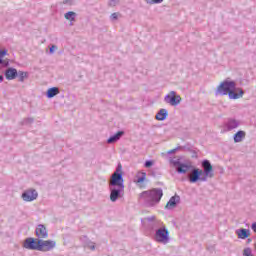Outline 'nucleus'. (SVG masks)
I'll list each match as a JSON object with an SVG mask.
<instances>
[{"instance_id": "f257e3e1", "label": "nucleus", "mask_w": 256, "mask_h": 256, "mask_svg": "<svg viewBox=\"0 0 256 256\" xmlns=\"http://www.w3.org/2000/svg\"><path fill=\"white\" fill-rule=\"evenodd\" d=\"M125 180L123 179V166L118 164L109 181L110 201L115 203L125 193Z\"/></svg>"}, {"instance_id": "f03ea898", "label": "nucleus", "mask_w": 256, "mask_h": 256, "mask_svg": "<svg viewBox=\"0 0 256 256\" xmlns=\"http://www.w3.org/2000/svg\"><path fill=\"white\" fill-rule=\"evenodd\" d=\"M162 197L163 189L161 188H154L151 190L143 191L140 194V199H143L148 207H155V205L161 201Z\"/></svg>"}, {"instance_id": "7ed1b4c3", "label": "nucleus", "mask_w": 256, "mask_h": 256, "mask_svg": "<svg viewBox=\"0 0 256 256\" xmlns=\"http://www.w3.org/2000/svg\"><path fill=\"white\" fill-rule=\"evenodd\" d=\"M232 89H237V83H235V81L225 80L222 83H220V85L217 87L215 91V95L216 97L218 95H221V96L229 95Z\"/></svg>"}, {"instance_id": "20e7f679", "label": "nucleus", "mask_w": 256, "mask_h": 256, "mask_svg": "<svg viewBox=\"0 0 256 256\" xmlns=\"http://www.w3.org/2000/svg\"><path fill=\"white\" fill-rule=\"evenodd\" d=\"M154 241L156 243H162V245H167L169 243V229L166 226L158 228L154 234Z\"/></svg>"}, {"instance_id": "39448f33", "label": "nucleus", "mask_w": 256, "mask_h": 256, "mask_svg": "<svg viewBox=\"0 0 256 256\" xmlns=\"http://www.w3.org/2000/svg\"><path fill=\"white\" fill-rule=\"evenodd\" d=\"M170 164L175 167L176 171L179 175H185L189 169H191V165L182 163L181 158L178 159H170Z\"/></svg>"}, {"instance_id": "423d86ee", "label": "nucleus", "mask_w": 256, "mask_h": 256, "mask_svg": "<svg viewBox=\"0 0 256 256\" xmlns=\"http://www.w3.org/2000/svg\"><path fill=\"white\" fill-rule=\"evenodd\" d=\"M202 167V174L206 177V179H213L215 177V172L213 170V165L211 164V161L208 159H204L201 162Z\"/></svg>"}, {"instance_id": "0eeeda50", "label": "nucleus", "mask_w": 256, "mask_h": 256, "mask_svg": "<svg viewBox=\"0 0 256 256\" xmlns=\"http://www.w3.org/2000/svg\"><path fill=\"white\" fill-rule=\"evenodd\" d=\"M40 241L41 239L39 238H26L24 240L23 247L24 249H28L29 251H39Z\"/></svg>"}, {"instance_id": "6e6552de", "label": "nucleus", "mask_w": 256, "mask_h": 256, "mask_svg": "<svg viewBox=\"0 0 256 256\" xmlns=\"http://www.w3.org/2000/svg\"><path fill=\"white\" fill-rule=\"evenodd\" d=\"M164 101L172 105V107H177L181 103V96L177 95V92L171 91L165 96Z\"/></svg>"}, {"instance_id": "1a4fd4ad", "label": "nucleus", "mask_w": 256, "mask_h": 256, "mask_svg": "<svg viewBox=\"0 0 256 256\" xmlns=\"http://www.w3.org/2000/svg\"><path fill=\"white\" fill-rule=\"evenodd\" d=\"M203 170L199 169V168H193L192 169V176L188 178V181L190 183H197V181H202V182H206L207 179L206 177L203 175Z\"/></svg>"}, {"instance_id": "9d476101", "label": "nucleus", "mask_w": 256, "mask_h": 256, "mask_svg": "<svg viewBox=\"0 0 256 256\" xmlns=\"http://www.w3.org/2000/svg\"><path fill=\"white\" fill-rule=\"evenodd\" d=\"M57 247V242L55 240H43L40 239L39 251L47 253V251H53Z\"/></svg>"}, {"instance_id": "9b49d317", "label": "nucleus", "mask_w": 256, "mask_h": 256, "mask_svg": "<svg viewBox=\"0 0 256 256\" xmlns=\"http://www.w3.org/2000/svg\"><path fill=\"white\" fill-rule=\"evenodd\" d=\"M22 199L23 201H26L27 203L31 201H35L39 197V193L35 189H29L22 193Z\"/></svg>"}, {"instance_id": "f8f14e48", "label": "nucleus", "mask_w": 256, "mask_h": 256, "mask_svg": "<svg viewBox=\"0 0 256 256\" xmlns=\"http://www.w3.org/2000/svg\"><path fill=\"white\" fill-rule=\"evenodd\" d=\"M7 55V50L0 49V66L1 67H8L9 66V58H5V56ZM3 81H5V77H3V75H0V83H3Z\"/></svg>"}, {"instance_id": "ddd939ff", "label": "nucleus", "mask_w": 256, "mask_h": 256, "mask_svg": "<svg viewBox=\"0 0 256 256\" xmlns=\"http://www.w3.org/2000/svg\"><path fill=\"white\" fill-rule=\"evenodd\" d=\"M35 234H36V237H38V239H47L49 237V232H47V227H45V225L43 224H39L36 227Z\"/></svg>"}, {"instance_id": "4468645a", "label": "nucleus", "mask_w": 256, "mask_h": 256, "mask_svg": "<svg viewBox=\"0 0 256 256\" xmlns=\"http://www.w3.org/2000/svg\"><path fill=\"white\" fill-rule=\"evenodd\" d=\"M180 201H181V197L179 195L172 196L167 202L165 209H169V210L175 209V207L179 205Z\"/></svg>"}, {"instance_id": "2eb2a0df", "label": "nucleus", "mask_w": 256, "mask_h": 256, "mask_svg": "<svg viewBox=\"0 0 256 256\" xmlns=\"http://www.w3.org/2000/svg\"><path fill=\"white\" fill-rule=\"evenodd\" d=\"M239 125H241V123L233 118H229L227 120V122L225 123L224 127L226 129V131H233V129H237V127H239Z\"/></svg>"}, {"instance_id": "dca6fc26", "label": "nucleus", "mask_w": 256, "mask_h": 256, "mask_svg": "<svg viewBox=\"0 0 256 256\" xmlns=\"http://www.w3.org/2000/svg\"><path fill=\"white\" fill-rule=\"evenodd\" d=\"M4 75L7 81H13V79H17L18 71L17 69L10 67L5 70Z\"/></svg>"}, {"instance_id": "f3484780", "label": "nucleus", "mask_w": 256, "mask_h": 256, "mask_svg": "<svg viewBox=\"0 0 256 256\" xmlns=\"http://www.w3.org/2000/svg\"><path fill=\"white\" fill-rule=\"evenodd\" d=\"M238 239H249L251 236V230L245 229V228H240L235 231Z\"/></svg>"}, {"instance_id": "a211bd4d", "label": "nucleus", "mask_w": 256, "mask_h": 256, "mask_svg": "<svg viewBox=\"0 0 256 256\" xmlns=\"http://www.w3.org/2000/svg\"><path fill=\"white\" fill-rule=\"evenodd\" d=\"M236 89H232L230 90V92L228 93V97L229 99H241V97H243V95H245V91H243V89L238 88L235 92Z\"/></svg>"}, {"instance_id": "6ab92c4d", "label": "nucleus", "mask_w": 256, "mask_h": 256, "mask_svg": "<svg viewBox=\"0 0 256 256\" xmlns=\"http://www.w3.org/2000/svg\"><path fill=\"white\" fill-rule=\"evenodd\" d=\"M125 135V132L124 131H118L116 134L110 136L108 139H107V143L109 145L113 144V143H117V141H119V139H121L122 136Z\"/></svg>"}, {"instance_id": "aec40b11", "label": "nucleus", "mask_w": 256, "mask_h": 256, "mask_svg": "<svg viewBox=\"0 0 256 256\" xmlns=\"http://www.w3.org/2000/svg\"><path fill=\"white\" fill-rule=\"evenodd\" d=\"M168 115H169V112L167 111V109L162 108L156 114L155 119L157 121H165V119H167Z\"/></svg>"}, {"instance_id": "412c9836", "label": "nucleus", "mask_w": 256, "mask_h": 256, "mask_svg": "<svg viewBox=\"0 0 256 256\" xmlns=\"http://www.w3.org/2000/svg\"><path fill=\"white\" fill-rule=\"evenodd\" d=\"M246 135L247 134L245 133V131L239 130L233 136L234 143H241V141H243V139H245Z\"/></svg>"}, {"instance_id": "4be33fe9", "label": "nucleus", "mask_w": 256, "mask_h": 256, "mask_svg": "<svg viewBox=\"0 0 256 256\" xmlns=\"http://www.w3.org/2000/svg\"><path fill=\"white\" fill-rule=\"evenodd\" d=\"M59 95V88L57 87H52V88H49L46 92V97L48 99H53V97Z\"/></svg>"}, {"instance_id": "5701e85b", "label": "nucleus", "mask_w": 256, "mask_h": 256, "mask_svg": "<svg viewBox=\"0 0 256 256\" xmlns=\"http://www.w3.org/2000/svg\"><path fill=\"white\" fill-rule=\"evenodd\" d=\"M18 81H20V83H24L25 79L29 78V73L28 72H23V71H18Z\"/></svg>"}, {"instance_id": "b1692460", "label": "nucleus", "mask_w": 256, "mask_h": 256, "mask_svg": "<svg viewBox=\"0 0 256 256\" xmlns=\"http://www.w3.org/2000/svg\"><path fill=\"white\" fill-rule=\"evenodd\" d=\"M65 19H67V21H75V18L77 17V13L73 12V11H69L64 15Z\"/></svg>"}, {"instance_id": "393cba45", "label": "nucleus", "mask_w": 256, "mask_h": 256, "mask_svg": "<svg viewBox=\"0 0 256 256\" xmlns=\"http://www.w3.org/2000/svg\"><path fill=\"white\" fill-rule=\"evenodd\" d=\"M147 5H159V3H163V0H145Z\"/></svg>"}, {"instance_id": "a878e982", "label": "nucleus", "mask_w": 256, "mask_h": 256, "mask_svg": "<svg viewBox=\"0 0 256 256\" xmlns=\"http://www.w3.org/2000/svg\"><path fill=\"white\" fill-rule=\"evenodd\" d=\"M145 179H147V173L142 172V175L140 177H138V179H137V183H143V181H145Z\"/></svg>"}, {"instance_id": "bb28decb", "label": "nucleus", "mask_w": 256, "mask_h": 256, "mask_svg": "<svg viewBox=\"0 0 256 256\" xmlns=\"http://www.w3.org/2000/svg\"><path fill=\"white\" fill-rule=\"evenodd\" d=\"M35 120L33 118H25L22 121V125H31V123H33Z\"/></svg>"}, {"instance_id": "cd10ccee", "label": "nucleus", "mask_w": 256, "mask_h": 256, "mask_svg": "<svg viewBox=\"0 0 256 256\" xmlns=\"http://www.w3.org/2000/svg\"><path fill=\"white\" fill-rule=\"evenodd\" d=\"M111 21H117L119 19V13L114 12L110 16Z\"/></svg>"}, {"instance_id": "c85d7f7f", "label": "nucleus", "mask_w": 256, "mask_h": 256, "mask_svg": "<svg viewBox=\"0 0 256 256\" xmlns=\"http://www.w3.org/2000/svg\"><path fill=\"white\" fill-rule=\"evenodd\" d=\"M153 160H147L145 163H144V167H146V169H149L150 167H153Z\"/></svg>"}, {"instance_id": "c756f323", "label": "nucleus", "mask_w": 256, "mask_h": 256, "mask_svg": "<svg viewBox=\"0 0 256 256\" xmlns=\"http://www.w3.org/2000/svg\"><path fill=\"white\" fill-rule=\"evenodd\" d=\"M180 149H183V146H178V147H176V148H174L172 150H169L168 151V155H171L173 153H177V151H179Z\"/></svg>"}, {"instance_id": "7c9ffc66", "label": "nucleus", "mask_w": 256, "mask_h": 256, "mask_svg": "<svg viewBox=\"0 0 256 256\" xmlns=\"http://www.w3.org/2000/svg\"><path fill=\"white\" fill-rule=\"evenodd\" d=\"M243 255L244 256H253V254L251 253V248L244 249Z\"/></svg>"}, {"instance_id": "2f4dec72", "label": "nucleus", "mask_w": 256, "mask_h": 256, "mask_svg": "<svg viewBox=\"0 0 256 256\" xmlns=\"http://www.w3.org/2000/svg\"><path fill=\"white\" fill-rule=\"evenodd\" d=\"M119 3V0H110L109 7H115Z\"/></svg>"}, {"instance_id": "473e14b6", "label": "nucleus", "mask_w": 256, "mask_h": 256, "mask_svg": "<svg viewBox=\"0 0 256 256\" xmlns=\"http://www.w3.org/2000/svg\"><path fill=\"white\" fill-rule=\"evenodd\" d=\"M55 49H57V46L56 45H52L51 47H50V54H53V53H55Z\"/></svg>"}, {"instance_id": "72a5a7b5", "label": "nucleus", "mask_w": 256, "mask_h": 256, "mask_svg": "<svg viewBox=\"0 0 256 256\" xmlns=\"http://www.w3.org/2000/svg\"><path fill=\"white\" fill-rule=\"evenodd\" d=\"M146 221H148L149 223L155 221V216H150L146 218Z\"/></svg>"}, {"instance_id": "f704fd0d", "label": "nucleus", "mask_w": 256, "mask_h": 256, "mask_svg": "<svg viewBox=\"0 0 256 256\" xmlns=\"http://www.w3.org/2000/svg\"><path fill=\"white\" fill-rule=\"evenodd\" d=\"M251 229H252V231H254V233H256V222L252 223Z\"/></svg>"}, {"instance_id": "c9c22d12", "label": "nucleus", "mask_w": 256, "mask_h": 256, "mask_svg": "<svg viewBox=\"0 0 256 256\" xmlns=\"http://www.w3.org/2000/svg\"><path fill=\"white\" fill-rule=\"evenodd\" d=\"M89 249H91V251H95V246L93 245V243L88 245Z\"/></svg>"}, {"instance_id": "e433bc0d", "label": "nucleus", "mask_w": 256, "mask_h": 256, "mask_svg": "<svg viewBox=\"0 0 256 256\" xmlns=\"http://www.w3.org/2000/svg\"><path fill=\"white\" fill-rule=\"evenodd\" d=\"M70 0H64L63 3L64 5H67V3H69Z\"/></svg>"}, {"instance_id": "4c0bfd02", "label": "nucleus", "mask_w": 256, "mask_h": 256, "mask_svg": "<svg viewBox=\"0 0 256 256\" xmlns=\"http://www.w3.org/2000/svg\"><path fill=\"white\" fill-rule=\"evenodd\" d=\"M253 240L251 238L247 239V243H251Z\"/></svg>"}]
</instances>
